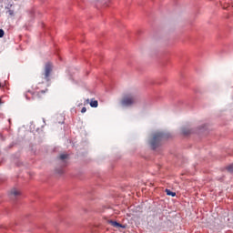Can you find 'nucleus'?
Listing matches in <instances>:
<instances>
[{"label":"nucleus","instance_id":"obj_12","mask_svg":"<svg viewBox=\"0 0 233 233\" xmlns=\"http://www.w3.org/2000/svg\"><path fill=\"white\" fill-rule=\"evenodd\" d=\"M85 112H86V107H83L82 110H81L82 114H85Z\"/></svg>","mask_w":233,"mask_h":233},{"label":"nucleus","instance_id":"obj_9","mask_svg":"<svg viewBox=\"0 0 233 233\" xmlns=\"http://www.w3.org/2000/svg\"><path fill=\"white\" fill-rule=\"evenodd\" d=\"M66 157H68V155L66 154L60 155V159H66Z\"/></svg>","mask_w":233,"mask_h":233},{"label":"nucleus","instance_id":"obj_3","mask_svg":"<svg viewBox=\"0 0 233 233\" xmlns=\"http://www.w3.org/2000/svg\"><path fill=\"white\" fill-rule=\"evenodd\" d=\"M9 195L11 198H17V196H21V191L17 188H13L10 190Z\"/></svg>","mask_w":233,"mask_h":233},{"label":"nucleus","instance_id":"obj_10","mask_svg":"<svg viewBox=\"0 0 233 233\" xmlns=\"http://www.w3.org/2000/svg\"><path fill=\"white\" fill-rule=\"evenodd\" d=\"M229 172H233V164L228 167Z\"/></svg>","mask_w":233,"mask_h":233},{"label":"nucleus","instance_id":"obj_6","mask_svg":"<svg viewBox=\"0 0 233 233\" xmlns=\"http://www.w3.org/2000/svg\"><path fill=\"white\" fill-rule=\"evenodd\" d=\"M97 100H91L90 106H92L93 108H97Z\"/></svg>","mask_w":233,"mask_h":233},{"label":"nucleus","instance_id":"obj_1","mask_svg":"<svg viewBox=\"0 0 233 233\" xmlns=\"http://www.w3.org/2000/svg\"><path fill=\"white\" fill-rule=\"evenodd\" d=\"M137 95L136 93H127L125 94L121 100L120 105L121 106L128 107V106H134L136 103H137Z\"/></svg>","mask_w":233,"mask_h":233},{"label":"nucleus","instance_id":"obj_14","mask_svg":"<svg viewBox=\"0 0 233 233\" xmlns=\"http://www.w3.org/2000/svg\"><path fill=\"white\" fill-rule=\"evenodd\" d=\"M96 3H100L101 0H95Z\"/></svg>","mask_w":233,"mask_h":233},{"label":"nucleus","instance_id":"obj_4","mask_svg":"<svg viewBox=\"0 0 233 233\" xmlns=\"http://www.w3.org/2000/svg\"><path fill=\"white\" fill-rule=\"evenodd\" d=\"M50 72H52V66L50 64H46L45 68L46 79H47V77L50 76Z\"/></svg>","mask_w":233,"mask_h":233},{"label":"nucleus","instance_id":"obj_13","mask_svg":"<svg viewBox=\"0 0 233 233\" xmlns=\"http://www.w3.org/2000/svg\"><path fill=\"white\" fill-rule=\"evenodd\" d=\"M9 14H10V15H14V11L9 10Z\"/></svg>","mask_w":233,"mask_h":233},{"label":"nucleus","instance_id":"obj_15","mask_svg":"<svg viewBox=\"0 0 233 233\" xmlns=\"http://www.w3.org/2000/svg\"><path fill=\"white\" fill-rule=\"evenodd\" d=\"M0 105H3V101L0 99Z\"/></svg>","mask_w":233,"mask_h":233},{"label":"nucleus","instance_id":"obj_11","mask_svg":"<svg viewBox=\"0 0 233 233\" xmlns=\"http://www.w3.org/2000/svg\"><path fill=\"white\" fill-rule=\"evenodd\" d=\"M5 35V31L3 29H0V37H3Z\"/></svg>","mask_w":233,"mask_h":233},{"label":"nucleus","instance_id":"obj_8","mask_svg":"<svg viewBox=\"0 0 233 233\" xmlns=\"http://www.w3.org/2000/svg\"><path fill=\"white\" fill-rule=\"evenodd\" d=\"M190 130L187 127L182 128V134H184V136H188Z\"/></svg>","mask_w":233,"mask_h":233},{"label":"nucleus","instance_id":"obj_2","mask_svg":"<svg viewBox=\"0 0 233 233\" xmlns=\"http://www.w3.org/2000/svg\"><path fill=\"white\" fill-rule=\"evenodd\" d=\"M163 137V133H157L154 135L152 140H151V145L153 147H156V143H157V141H159V139H161Z\"/></svg>","mask_w":233,"mask_h":233},{"label":"nucleus","instance_id":"obj_5","mask_svg":"<svg viewBox=\"0 0 233 233\" xmlns=\"http://www.w3.org/2000/svg\"><path fill=\"white\" fill-rule=\"evenodd\" d=\"M110 225H112V227H115L116 228H125V226L116 222V221H110Z\"/></svg>","mask_w":233,"mask_h":233},{"label":"nucleus","instance_id":"obj_7","mask_svg":"<svg viewBox=\"0 0 233 233\" xmlns=\"http://www.w3.org/2000/svg\"><path fill=\"white\" fill-rule=\"evenodd\" d=\"M166 194L171 196L172 198L176 197V192H172L170 189H166Z\"/></svg>","mask_w":233,"mask_h":233}]
</instances>
